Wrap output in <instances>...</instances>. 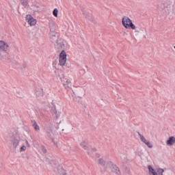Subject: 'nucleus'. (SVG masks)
<instances>
[{
  "instance_id": "1",
  "label": "nucleus",
  "mask_w": 175,
  "mask_h": 175,
  "mask_svg": "<svg viewBox=\"0 0 175 175\" xmlns=\"http://www.w3.org/2000/svg\"><path fill=\"white\" fill-rule=\"evenodd\" d=\"M173 0H160L157 9L161 16H168L172 18L174 13L173 8Z\"/></svg>"
},
{
  "instance_id": "2",
  "label": "nucleus",
  "mask_w": 175,
  "mask_h": 175,
  "mask_svg": "<svg viewBox=\"0 0 175 175\" xmlns=\"http://www.w3.org/2000/svg\"><path fill=\"white\" fill-rule=\"evenodd\" d=\"M44 130L46 139H49L54 142V137L58 135V133L53 131V122L51 120H47L46 122Z\"/></svg>"
},
{
  "instance_id": "3",
  "label": "nucleus",
  "mask_w": 175,
  "mask_h": 175,
  "mask_svg": "<svg viewBox=\"0 0 175 175\" xmlns=\"http://www.w3.org/2000/svg\"><path fill=\"white\" fill-rule=\"evenodd\" d=\"M23 142H24V140L20 138V137L14 135L10 139V144L14 150H17V148H19Z\"/></svg>"
},
{
  "instance_id": "4",
  "label": "nucleus",
  "mask_w": 175,
  "mask_h": 175,
  "mask_svg": "<svg viewBox=\"0 0 175 175\" xmlns=\"http://www.w3.org/2000/svg\"><path fill=\"white\" fill-rule=\"evenodd\" d=\"M122 24L126 29L131 28V29H136V26L132 23V20L128 16H124L122 19Z\"/></svg>"
},
{
  "instance_id": "5",
  "label": "nucleus",
  "mask_w": 175,
  "mask_h": 175,
  "mask_svg": "<svg viewBox=\"0 0 175 175\" xmlns=\"http://www.w3.org/2000/svg\"><path fill=\"white\" fill-rule=\"evenodd\" d=\"M107 166H108V169H111V172L113 174L121 175V171H120V168L117 167V165H116L112 161H108Z\"/></svg>"
},
{
  "instance_id": "6",
  "label": "nucleus",
  "mask_w": 175,
  "mask_h": 175,
  "mask_svg": "<svg viewBox=\"0 0 175 175\" xmlns=\"http://www.w3.org/2000/svg\"><path fill=\"white\" fill-rule=\"evenodd\" d=\"M97 163L98 165H100L102 168H101V172L102 173H106V172H108L109 166H107V163L103 158H100L97 159Z\"/></svg>"
},
{
  "instance_id": "7",
  "label": "nucleus",
  "mask_w": 175,
  "mask_h": 175,
  "mask_svg": "<svg viewBox=\"0 0 175 175\" xmlns=\"http://www.w3.org/2000/svg\"><path fill=\"white\" fill-rule=\"evenodd\" d=\"M148 169L149 175H163V172H165L162 168L154 170L151 165H148Z\"/></svg>"
},
{
  "instance_id": "8",
  "label": "nucleus",
  "mask_w": 175,
  "mask_h": 175,
  "mask_svg": "<svg viewBox=\"0 0 175 175\" xmlns=\"http://www.w3.org/2000/svg\"><path fill=\"white\" fill-rule=\"evenodd\" d=\"M8 44L3 41H0V54H3V55H8V53L6 50H8Z\"/></svg>"
},
{
  "instance_id": "9",
  "label": "nucleus",
  "mask_w": 175,
  "mask_h": 175,
  "mask_svg": "<svg viewBox=\"0 0 175 175\" xmlns=\"http://www.w3.org/2000/svg\"><path fill=\"white\" fill-rule=\"evenodd\" d=\"M66 64V53L62 51L59 54V65L64 66Z\"/></svg>"
},
{
  "instance_id": "10",
  "label": "nucleus",
  "mask_w": 175,
  "mask_h": 175,
  "mask_svg": "<svg viewBox=\"0 0 175 175\" xmlns=\"http://www.w3.org/2000/svg\"><path fill=\"white\" fill-rule=\"evenodd\" d=\"M55 173L59 175H67L66 170L64 169L62 165H59L56 168L54 169Z\"/></svg>"
},
{
  "instance_id": "11",
  "label": "nucleus",
  "mask_w": 175,
  "mask_h": 175,
  "mask_svg": "<svg viewBox=\"0 0 175 175\" xmlns=\"http://www.w3.org/2000/svg\"><path fill=\"white\" fill-rule=\"evenodd\" d=\"M35 94L36 98H42L43 95H44V92H43V88H42V87L40 86L36 88Z\"/></svg>"
},
{
  "instance_id": "12",
  "label": "nucleus",
  "mask_w": 175,
  "mask_h": 175,
  "mask_svg": "<svg viewBox=\"0 0 175 175\" xmlns=\"http://www.w3.org/2000/svg\"><path fill=\"white\" fill-rule=\"evenodd\" d=\"M26 21L31 26L35 25L36 24V19L33 18V17L31 15H27Z\"/></svg>"
},
{
  "instance_id": "13",
  "label": "nucleus",
  "mask_w": 175,
  "mask_h": 175,
  "mask_svg": "<svg viewBox=\"0 0 175 175\" xmlns=\"http://www.w3.org/2000/svg\"><path fill=\"white\" fill-rule=\"evenodd\" d=\"M0 56L1 61H3V62H9L12 59L10 55H9V53H8L7 55L0 54Z\"/></svg>"
},
{
  "instance_id": "14",
  "label": "nucleus",
  "mask_w": 175,
  "mask_h": 175,
  "mask_svg": "<svg viewBox=\"0 0 175 175\" xmlns=\"http://www.w3.org/2000/svg\"><path fill=\"white\" fill-rule=\"evenodd\" d=\"M62 83L66 90H69V88L72 87V84L69 79H65L64 81H62Z\"/></svg>"
},
{
  "instance_id": "15",
  "label": "nucleus",
  "mask_w": 175,
  "mask_h": 175,
  "mask_svg": "<svg viewBox=\"0 0 175 175\" xmlns=\"http://www.w3.org/2000/svg\"><path fill=\"white\" fill-rule=\"evenodd\" d=\"M49 36L52 43H56L58 42V37H57L56 33H50Z\"/></svg>"
},
{
  "instance_id": "16",
  "label": "nucleus",
  "mask_w": 175,
  "mask_h": 175,
  "mask_svg": "<svg viewBox=\"0 0 175 175\" xmlns=\"http://www.w3.org/2000/svg\"><path fill=\"white\" fill-rule=\"evenodd\" d=\"M175 144V137L172 136L170 137L168 140L166 142V145L168 146V147H172V146H174Z\"/></svg>"
},
{
  "instance_id": "17",
  "label": "nucleus",
  "mask_w": 175,
  "mask_h": 175,
  "mask_svg": "<svg viewBox=\"0 0 175 175\" xmlns=\"http://www.w3.org/2000/svg\"><path fill=\"white\" fill-rule=\"evenodd\" d=\"M51 113L53 116H55L56 118H59V113H57V108H55V107H53L51 109Z\"/></svg>"
},
{
  "instance_id": "18",
  "label": "nucleus",
  "mask_w": 175,
  "mask_h": 175,
  "mask_svg": "<svg viewBox=\"0 0 175 175\" xmlns=\"http://www.w3.org/2000/svg\"><path fill=\"white\" fill-rule=\"evenodd\" d=\"M32 126L34 128L35 131L36 132H39L40 131V127L38 124V122H36V120H31Z\"/></svg>"
},
{
  "instance_id": "19",
  "label": "nucleus",
  "mask_w": 175,
  "mask_h": 175,
  "mask_svg": "<svg viewBox=\"0 0 175 175\" xmlns=\"http://www.w3.org/2000/svg\"><path fill=\"white\" fill-rule=\"evenodd\" d=\"M80 146L81 147H82L83 149L88 150V144H87V142L83 141L82 142H81Z\"/></svg>"
},
{
  "instance_id": "20",
  "label": "nucleus",
  "mask_w": 175,
  "mask_h": 175,
  "mask_svg": "<svg viewBox=\"0 0 175 175\" xmlns=\"http://www.w3.org/2000/svg\"><path fill=\"white\" fill-rule=\"evenodd\" d=\"M138 136L141 140V142H142V143H146L147 142V139H146V137H144V136L143 135H142L140 133H137Z\"/></svg>"
},
{
  "instance_id": "21",
  "label": "nucleus",
  "mask_w": 175,
  "mask_h": 175,
  "mask_svg": "<svg viewBox=\"0 0 175 175\" xmlns=\"http://www.w3.org/2000/svg\"><path fill=\"white\" fill-rule=\"evenodd\" d=\"M83 14L84 17H85L88 20H89V21H94L92 20V17H91V15H90V14H88L86 12H83Z\"/></svg>"
},
{
  "instance_id": "22",
  "label": "nucleus",
  "mask_w": 175,
  "mask_h": 175,
  "mask_svg": "<svg viewBox=\"0 0 175 175\" xmlns=\"http://www.w3.org/2000/svg\"><path fill=\"white\" fill-rule=\"evenodd\" d=\"M51 33H55V25L51 23L49 25Z\"/></svg>"
},
{
  "instance_id": "23",
  "label": "nucleus",
  "mask_w": 175,
  "mask_h": 175,
  "mask_svg": "<svg viewBox=\"0 0 175 175\" xmlns=\"http://www.w3.org/2000/svg\"><path fill=\"white\" fill-rule=\"evenodd\" d=\"M20 146H21L20 148V152H23V151H25V150H27V146H25L24 143L22 142Z\"/></svg>"
},
{
  "instance_id": "24",
  "label": "nucleus",
  "mask_w": 175,
  "mask_h": 175,
  "mask_svg": "<svg viewBox=\"0 0 175 175\" xmlns=\"http://www.w3.org/2000/svg\"><path fill=\"white\" fill-rule=\"evenodd\" d=\"M21 5L24 6L25 8H27L28 6V0H20Z\"/></svg>"
},
{
  "instance_id": "25",
  "label": "nucleus",
  "mask_w": 175,
  "mask_h": 175,
  "mask_svg": "<svg viewBox=\"0 0 175 175\" xmlns=\"http://www.w3.org/2000/svg\"><path fill=\"white\" fill-rule=\"evenodd\" d=\"M146 146H147V147H148V148H152L153 146H152V144H151V142H150V141H146L145 142Z\"/></svg>"
},
{
  "instance_id": "26",
  "label": "nucleus",
  "mask_w": 175,
  "mask_h": 175,
  "mask_svg": "<svg viewBox=\"0 0 175 175\" xmlns=\"http://www.w3.org/2000/svg\"><path fill=\"white\" fill-rule=\"evenodd\" d=\"M55 46L56 49H62V44L58 42V41L55 42Z\"/></svg>"
},
{
  "instance_id": "27",
  "label": "nucleus",
  "mask_w": 175,
  "mask_h": 175,
  "mask_svg": "<svg viewBox=\"0 0 175 175\" xmlns=\"http://www.w3.org/2000/svg\"><path fill=\"white\" fill-rule=\"evenodd\" d=\"M53 15L54 17H58V9L55 8L53 11Z\"/></svg>"
},
{
  "instance_id": "28",
  "label": "nucleus",
  "mask_w": 175,
  "mask_h": 175,
  "mask_svg": "<svg viewBox=\"0 0 175 175\" xmlns=\"http://www.w3.org/2000/svg\"><path fill=\"white\" fill-rule=\"evenodd\" d=\"M41 150L42 152H44V154H46V152H47V149H46L44 146H41Z\"/></svg>"
},
{
  "instance_id": "29",
  "label": "nucleus",
  "mask_w": 175,
  "mask_h": 175,
  "mask_svg": "<svg viewBox=\"0 0 175 175\" xmlns=\"http://www.w3.org/2000/svg\"><path fill=\"white\" fill-rule=\"evenodd\" d=\"M128 161V159L126 158V156H125L124 159H123V162H126Z\"/></svg>"
},
{
  "instance_id": "30",
  "label": "nucleus",
  "mask_w": 175,
  "mask_h": 175,
  "mask_svg": "<svg viewBox=\"0 0 175 175\" xmlns=\"http://www.w3.org/2000/svg\"><path fill=\"white\" fill-rule=\"evenodd\" d=\"M25 143H26V144L27 145V147H29L30 146H29V143L28 142V141H25Z\"/></svg>"
},
{
  "instance_id": "31",
  "label": "nucleus",
  "mask_w": 175,
  "mask_h": 175,
  "mask_svg": "<svg viewBox=\"0 0 175 175\" xmlns=\"http://www.w3.org/2000/svg\"><path fill=\"white\" fill-rule=\"evenodd\" d=\"M96 157H97V158H99V157H100V154H96Z\"/></svg>"
},
{
  "instance_id": "32",
  "label": "nucleus",
  "mask_w": 175,
  "mask_h": 175,
  "mask_svg": "<svg viewBox=\"0 0 175 175\" xmlns=\"http://www.w3.org/2000/svg\"><path fill=\"white\" fill-rule=\"evenodd\" d=\"M93 151H96V150L94 149Z\"/></svg>"
}]
</instances>
